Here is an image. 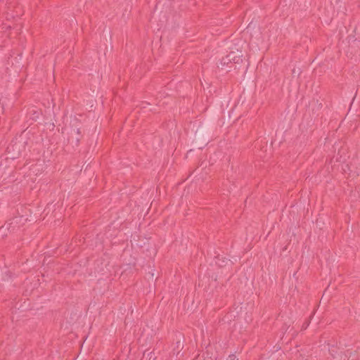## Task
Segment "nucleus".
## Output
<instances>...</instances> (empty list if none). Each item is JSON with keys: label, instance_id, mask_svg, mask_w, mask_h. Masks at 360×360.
Returning <instances> with one entry per match:
<instances>
[{"label": "nucleus", "instance_id": "nucleus-1", "mask_svg": "<svg viewBox=\"0 0 360 360\" xmlns=\"http://www.w3.org/2000/svg\"><path fill=\"white\" fill-rule=\"evenodd\" d=\"M148 360H155L156 359V357L155 356V354L152 352H149L148 354Z\"/></svg>", "mask_w": 360, "mask_h": 360}, {"label": "nucleus", "instance_id": "nucleus-2", "mask_svg": "<svg viewBox=\"0 0 360 360\" xmlns=\"http://www.w3.org/2000/svg\"><path fill=\"white\" fill-rule=\"evenodd\" d=\"M226 360H238V359L234 354H231L228 356Z\"/></svg>", "mask_w": 360, "mask_h": 360}, {"label": "nucleus", "instance_id": "nucleus-3", "mask_svg": "<svg viewBox=\"0 0 360 360\" xmlns=\"http://www.w3.org/2000/svg\"><path fill=\"white\" fill-rule=\"evenodd\" d=\"M77 133L79 134V129L77 130Z\"/></svg>", "mask_w": 360, "mask_h": 360}]
</instances>
